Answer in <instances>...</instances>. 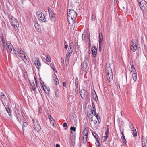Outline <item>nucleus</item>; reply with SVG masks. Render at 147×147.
I'll return each mask as SVG.
<instances>
[{"label": "nucleus", "mask_w": 147, "mask_h": 147, "mask_svg": "<svg viewBox=\"0 0 147 147\" xmlns=\"http://www.w3.org/2000/svg\"><path fill=\"white\" fill-rule=\"evenodd\" d=\"M141 9L143 11L144 18L147 15V3L144 0H137Z\"/></svg>", "instance_id": "f257e3e1"}, {"label": "nucleus", "mask_w": 147, "mask_h": 147, "mask_svg": "<svg viewBox=\"0 0 147 147\" xmlns=\"http://www.w3.org/2000/svg\"><path fill=\"white\" fill-rule=\"evenodd\" d=\"M20 108L18 106H16L14 109V112L15 116L16 117L17 119L19 122L21 123V121H23L24 120V117L22 115H21L20 113Z\"/></svg>", "instance_id": "f03ea898"}, {"label": "nucleus", "mask_w": 147, "mask_h": 147, "mask_svg": "<svg viewBox=\"0 0 147 147\" xmlns=\"http://www.w3.org/2000/svg\"><path fill=\"white\" fill-rule=\"evenodd\" d=\"M34 125V128L37 132L40 131L41 127L40 125L38 124V121L36 119H32Z\"/></svg>", "instance_id": "7ed1b4c3"}, {"label": "nucleus", "mask_w": 147, "mask_h": 147, "mask_svg": "<svg viewBox=\"0 0 147 147\" xmlns=\"http://www.w3.org/2000/svg\"><path fill=\"white\" fill-rule=\"evenodd\" d=\"M80 93L81 98L83 99H87L89 98V93L86 90L82 89L80 91Z\"/></svg>", "instance_id": "20e7f679"}, {"label": "nucleus", "mask_w": 147, "mask_h": 147, "mask_svg": "<svg viewBox=\"0 0 147 147\" xmlns=\"http://www.w3.org/2000/svg\"><path fill=\"white\" fill-rule=\"evenodd\" d=\"M77 14L76 13L73 9H70L67 11V17H71V18H76Z\"/></svg>", "instance_id": "39448f33"}, {"label": "nucleus", "mask_w": 147, "mask_h": 147, "mask_svg": "<svg viewBox=\"0 0 147 147\" xmlns=\"http://www.w3.org/2000/svg\"><path fill=\"white\" fill-rule=\"evenodd\" d=\"M109 70L106 69V70L107 79L109 82L113 80V74L112 73L111 69H109Z\"/></svg>", "instance_id": "423d86ee"}, {"label": "nucleus", "mask_w": 147, "mask_h": 147, "mask_svg": "<svg viewBox=\"0 0 147 147\" xmlns=\"http://www.w3.org/2000/svg\"><path fill=\"white\" fill-rule=\"evenodd\" d=\"M6 45L10 52L13 54H16V51L13 47L12 44L9 42H7L6 43Z\"/></svg>", "instance_id": "0eeeda50"}, {"label": "nucleus", "mask_w": 147, "mask_h": 147, "mask_svg": "<svg viewBox=\"0 0 147 147\" xmlns=\"http://www.w3.org/2000/svg\"><path fill=\"white\" fill-rule=\"evenodd\" d=\"M34 63L35 65L36 68H38V70L40 69V68L41 64L40 62L39 58H36V60L34 61Z\"/></svg>", "instance_id": "6e6552de"}, {"label": "nucleus", "mask_w": 147, "mask_h": 147, "mask_svg": "<svg viewBox=\"0 0 147 147\" xmlns=\"http://www.w3.org/2000/svg\"><path fill=\"white\" fill-rule=\"evenodd\" d=\"M12 20H11V24L13 26L14 28L16 29L17 28V26L19 25V23L17 19H11Z\"/></svg>", "instance_id": "1a4fd4ad"}, {"label": "nucleus", "mask_w": 147, "mask_h": 147, "mask_svg": "<svg viewBox=\"0 0 147 147\" xmlns=\"http://www.w3.org/2000/svg\"><path fill=\"white\" fill-rule=\"evenodd\" d=\"M53 79L54 81L55 84L56 85H58L59 84V81L57 76L55 74H54L53 75Z\"/></svg>", "instance_id": "9d476101"}, {"label": "nucleus", "mask_w": 147, "mask_h": 147, "mask_svg": "<svg viewBox=\"0 0 147 147\" xmlns=\"http://www.w3.org/2000/svg\"><path fill=\"white\" fill-rule=\"evenodd\" d=\"M88 64L87 62L84 61L82 62L81 65V67L82 69L83 70L86 71V69L87 68Z\"/></svg>", "instance_id": "9b49d317"}, {"label": "nucleus", "mask_w": 147, "mask_h": 147, "mask_svg": "<svg viewBox=\"0 0 147 147\" xmlns=\"http://www.w3.org/2000/svg\"><path fill=\"white\" fill-rule=\"evenodd\" d=\"M37 17V18H45L44 14L40 11H38L36 12Z\"/></svg>", "instance_id": "f8f14e48"}, {"label": "nucleus", "mask_w": 147, "mask_h": 147, "mask_svg": "<svg viewBox=\"0 0 147 147\" xmlns=\"http://www.w3.org/2000/svg\"><path fill=\"white\" fill-rule=\"evenodd\" d=\"M5 108L6 111L8 113L9 116L10 117H12V114L11 113V109L9 108L8 107V106H7L5 107Z\"/></svg>", "instance_id": "ddd939ff"}, {"label": "nucleus", "mask_w": 147, "mask_h": 147, "mask_svg": "<svg viewBox=\"0 0 147 147\" xmlns=\"http://www.w3.org/2000/svg\"><path fill=\"white\" fill-rule=\"evenodd\" d=\"M91 51L93 55L95 57L97 54V49L95 46H93L91 49Z\"/></svg>", "instance_id": "4468645a"}, {"label": "nucleus", "mask_w": 147, "mask_h": 147, "mask_svg": "<svg viewBox=\"0 0 147 147\" xmlns=\"http://www.w3.org/2000/svg\"><path fill=\"white\" fill-rule=\"evenodd\" d=\"M30 83L32 87L31 89L33 91H35L36 89V87H37V85H35L33 80H31L30 81Z\"/></svg>", "instance_id": "2eb2a0df"}, {"label": "nucleus", "mask_w": 147, "mask_h": 147, "mask_svg": "<svg viewBox=\"0 0 147 147\" xmlns=\"http://www.w3.org/2000/svg\"><path fill=\"white\" fill-rule=\"evenodd\" d=\"M89 131V128L88 127L84 128L83 131L82 135L88 136V132Z\"/></svg>", "instance_id": "dca6fc26"}, {"label": "nucleus", "mask_w": 147, "mask_h": 147, "mask_svg": "<svg viewBox=\"0 0 147 147\" xmlns=\"http://www.w3.org/2000/svg\"><path fill=\"white\" fill-rule=\"evenodd\" d=\"M3 105L5 107L8 105V102L9 103L8 101L6 98H4L3 100H1Z\"/></svg>", "instance_id": "f3484780"}, {"label": "nucleus", "mask_w": 147, "mask_h": 147, "mask_svg": "<svg viewBox=\"0 0 147 147\" xmlns=\"http://www.w3.org/2000/svg\"><path fill=\"white\" fill-rule=\"evenodd\" d=\"M68 24L69 25L71 26L75 23V19H67Z\"/></svg>", "instance_id": "a211bd4d"}, {"label": "nucleus", "mask_w": 147, "mask_h": 147, "mask_svg": "<svg viewBox=\"0 0 147 147\" xmlns=\"http://www.w3.org/2000/svg\"><path fill=\"white\" fill-rule=\"evenodd\" d=\"M25 121V118H24V120L23 121H21V122H23V125H22V130L23 131L25 129L26 127H27L28 126V124ZM20 124L21 123L20 122Z\"/></svg>", "instance_id": "6ab92c4d"}, {"label": "nucleus", "mask_w": 147, "mask_h": 147, "mask_svg": "<svg viewBox=\"0 0 147 147\" xmlns=\"http://www.w3.org/2000/svg\"><path fill=\"white\" fill-rule=\"evenodd\" d=\"M82 139L81 140L82 141L83 143H85L86 141L88 140V136H86L84 135L82 136Z\"/></svg>", "instance_id": "aec40b11"}, {"label": "nucleus", "mask_w": 147, "mask_h": 147, "mask_svg": "<svg viewBox=\"0 0 147 147\" xmlns=\"http://www.w3.org/2000/svg\"><path fill=\"white\" fill-rule=\"evenodd\" d=\"M75 139H71L69 141V143L71 147H74L75 145Z\"/></svg>", "instance_id": "412c9836"}, {"label": "nucleus", "mask_w": 147, "mask_h": 147, "mask_svg": "<svg viewBox=\"0 0 147 147\" xmlns=\"http://www.w3.org/2000/svg\"><path fill=\"white\" fill-rule=\"evenodd\" d=\"M142 147H147V140L145 139L142 141Z\"/></svg>", "instance_id": "4be33fe9"}, {"label": "nucleus", "mask_w": 147, "mask_h": 147, "mask_svg": "<svg viewBox=\"0 0 147 147\" xmlns=\"http://www.w3.org/2000/svg\"><path fill=\"white\" fill-rule=\"evenodd\" d=\"M44 86L43 87V89L45 91V92L46 94L49 93L50 91L49 88H47L45 85H44Z\"/></svg>", "instance_id": "5701e85b"}, {"label": "nucleus", "mask_w": 147, "mask_h": 147, "mask_svg": "<svg viewBox=\"0 0 147 147\" xmlns=\"http://www.w3.org/2000/svg\"><path fill=\"white\" fill-rule=\"evenodd\" d=\"M93 115H91V114H90V113H89L88 112V113L87 115V117L89 120L91 122L93 121Z\"/></svg>", "instance_id": "b1692460"}, {"label": "nucleus", "mask_w": 147, "mask_h": 147, "mask_svg": "<svg viewBox=\"0 0 147 147\" xmlns=\"http://www.w3.org/2000/svg\"><path fill=\"white\" fill-rule=\"evenodd\" d=\"M17 51L19 55L21 54L22 55H24V54H25L24 51L21 49V48L20 49L18 48Z\"/></svg>", "instance_id": "393cba45"}, {"label": "nucleus", "mask_w": 147, "mask_h": 147, "mask_svg": "<svg viewBox=\"0 0 147 147\" xmlns=\"http://www.w3.org/2000/svg\"><path fill=\"white\" fill-rule=\"evenodd\" d=\"M74 83L75 84V88H78V84L79 83L78 80V78H76Z\"/></svg>", "instance_id": "a878e982"}, {"label": "nucleus", "mask_w": 147, "mask_h": 147, "mask_svg": "<svg viewBox=\"0 0 147 147\" xmlns=\"http://www.w3.org/2000/svg\"><path fill=\"white\" fill-rule=\"evenodd\" d=\"M93 93V99L96 101L98 100V98L97 95L96 94L94 90Z\"/></svg>", "instance_id": "bb28decb"}, {"label": "nucleus", "mask_w": 147, "mask_h": 147, "mask_svg": "<svg viewBox=\"0 0 147 147\" xmlns=\"http://www.w3.org/2000/svg\"><path fill=\"white\" fill-rule=\"evenodd\" d=\"M34 26L36 29H39L40 28V25L37 21H35L34 22Z\"/></svg>", "instance_id": "cd10ccee"}, {"label": "nucleus", "mask_w": 147, "mask_h": 147, "mask_svg": "<svg viewBox=\"0 0 147 147\" xmlns=\"http://www.w3.org/2000/svg\"><path fill=\"white\" fill-rule=\"evenodd\" d=\"M49 119L50 123L51 124H52V125H53V126H54V119H53V118L52 117H51V116H50V117L49 118Z\"/></svg>", "instance_id": "c85d7f7f"}, {"label": "nucleus", "mask_w": 147, "mask_h": 147, "mask_svg": "<svg viewBox=\"0 0 147 147\" xmlns=\"http://www.w3.org/2000/svg\"><path fill=\"white\" fill-rule=\"evenodd\" d=\"M133 130H132V134L134 137H136L137 135V133L136 131V130L135 128H134V127H133Z\"/></svg>", "instance_id": "c756f323"}, {"label": "nucleus", "mask_w": 147, "mask_h": 147, "mask_svg": "<svg viewBox=\"0 0 147 147\" xmlns=\"http://www.w3.org/2000/svg\"><path fill=\"white\" fill-rule=\"evenodd\" d=\"M55 95L57 98H58L59 97V92L58 89H56L55 91Z\"/></svg>", "instance_id": "7c9ffc66"}, {"label": "nucleus", "mask_w": 147, "mask_h": 147, "mask_svg": "<svg viewBox=\"0 0 147 147\" xmlns=\"http://www.w3.org/2000/svg\"><path fill=\"white\" fill-rule=\"evenodd\" d=\"M0 38L2 43L4 44V43H5V41L4 38V37L3 34H1V36H0Z\"/></svg>", "instance_id": "2f4dec72"}, {"label": "nucleus", "mask_w": 147, "mask_h": 147, "mask_svg": "<svg viewBox=\"0 0 147 147\" xmlns=\"http://www.w3.org/2000/svg\"><path fill=\"white\" fill-rule=\"evenodd\" d=\"M46 61L47 62H51L50 58L48 54L46 56Z\"/></svg>", "instance_id": "473e14b6"}, {"label": "nucleus", "mask_w": 147, "mask_h": 147, "mask_svg": "<svg viewBox=\"0 0 147 147\" xmlns=\"http://www.w3.org/2000/svg\"><path fill=\"white\" fill-rule=\"evenodd\" d=\"M92 134L96 140L98 139V136L96 132H93L92 133Z\"/></svg>", "instance_id": "72a5a7b5"}, {"label": "nucleus", "mask_w": 147, "mask_h": 147, "mask_svg": "<svg viewBox=\"0 0 147 147\" xmlns=\"http://www.w3.org/2000/svg\"><path fill=\"white\" fill-rule=\"evenodd\" d=\"M96 140V142L95 143V144L96 147H100V146H101V145L99 142V141L98 139H97Z\"/></svg>", "instance_id": "f704fd0d"}, {"label": "nucleus", "mask_w": 147, "mask_h": 147, "mask_svg": "<svg viewBox=\"0 0 147 147\" xmlns=\"http://www.w3.org/2000/svg\"><path fill=\"white\" fill-rule=\"evenodd\" d=\"M137 49V46L136 45L135 47L133 46H131V49L132 50L133 52H134Z\"/></svg>", "instance_id": "c9c22d12"}, {"label": "nucleus", "mask_w": 147, "mask_h": 147, "mask_svg": "<svg viewBox=\"0 0 147 147\" xmlns=\"http://www.w3.org/2000/svg\"><path fill=\"white\" fill-rule=\"evenodd\" d=\"M72 53H71L70 52L67 51L66 55V58H69Z\"/></svg>", "instance_id": "e433bc0d"}, {"label": "nucleus", "mask_w": 147, "mask_h": 147, "mask_svg": "<svg viewBox=\"0 0 147 147\" xmlns=\"http://www.w3.org/2000/svg\"><path fill=\"white\" fill-rule=\"evenodd\" d=\"M51 67L54 71L57 72V71L55 67L54 64L53 63H52Z\"/></svg>", "instance_id": "4c0bfd02"}, {"label": "nucleus", "mask_w": 147, "mask_h": 147, "mask_svg": "<svg viewBox=\"0 0 147 147\" xmlns=\"http://www.w3.org/2000/svg\"><path fill=\"white\" fill-rule=\"evenodd\" d=\"M99 45H102V42L103 41V37H99Z\"/></svg>", "instance_id": "58836bf2"}, {"label": "nucleus", "mask_w": 147, "mask_h": 147, "mask_svg": "<svg viewBox=\"0 0 147 147\" xmlns=\"http://www.w3.org/2000/svg\"><path fill=\"white\" fill-rule=\"evenodd\" d=\"M69 48L74 49V44L73 42H71L69 43Z\"/></svg>", "instance_id": "ea45409f"}, {"label": "nucleus", "mask_w": 147, "mask_h": 147, "mask_svg": "<svg viewBox=\"0 0 147 147\" xmlns=\"http://www.w3.org/2000/svg\"><path fill=\"white\" fill-rule=\"evenodd\" d=\"M2 46L3 47V51H4V50H5L6 49H7V48L6 47V43H4V44L2 43Z\"/></svg>", "instance_id": "a19ab883"}, {"label": "nucleus", "mask_w": 147, "mask_h": 147, "mask_svg": "<svg viewBox=\"0 0 147 147\" xmlns=\"http://www.w3.org/2000/svg\"><path fill=\"white\" fill-rule=\"evenodd\" d=\"M86 34H83L82 35V39L84 40H85L86 39Z\"/></svg>", "instance_id": "79ce46f5"}, {"label": "nucleus", "mask_w": 147, "mask_h": 147, "mask_svg": "<svg viewBox=\"0 0 147 147\" xmlns=\"http://www.w3.org/2000/svg\"><path fill=\"white\" fill-rule=\"evenodd\" d=\"M1 96V100H3V99L4 98H5L4 97H5V94H4V93H2V92H1V95H0Z\"/></svg>", "instance_id": "37998d69"}, {"label": "nucleus", "mask_w": 147, "mask_h": 147, "mask_svg": "<svg viewBox=\"0 0 147 147\" xmlns=\"http://www.w3.org/2000/svg\"><path fill=\"white\" fill-rule=\"evenodd\" d=\"M74 48H69L67 51L72 53L74 50Z\"/></svg>", "instance_id": "c03bdc74"}, {"label": "nucleus", "mask_w": 147, "mask_h": 147, "mask_svg": "<svg viewBox=\"0 0 147 147\" xmlns=\"http://www.w3.org/2000/svg\"><path fill=\"white\" fill-rule=\"evenodd\" d=\"M69 58H66L65 60V63H66V65H67L69 63Z\"/></svg>", "instance_id": "a18cd8bd"}, {"label": "nucleus", "mask_w": 147, "mask_h": 147, "mask_svg": "<svg viewBox=\"0 0 147 147\" xmlns=\"http://www.w3.org/2000/svg\"><path fill=\"white\" fill-rule=\"evenodd\" d=\"M39 21L41 23L46 21V19H39Z\"/></svg>", "instance_id": "49530a36"}, {"label": "nucleus", "mask_w": 147, "mask_h": 147, "mask_svg": "<svg viewBox=\"0 0 147 147\" xmlns=\"http://www.w3.org/2000/svg\"><path fill=\"white\" fill-rule=\"evenodd\" d=\"M131 71H134V70H136L134 66L133 65V64H132V65L131 64Z\"/></svg>", "instance_id": "de8ad7c7"}, {"label": "nucleus", "mask_w": 147, "mask_h": 147, "mask_svg": "<svg viewBox=\"0 0 147 147\" xmlns=\"http://www.w3.org/2000/svg\"><path fill=\"white\" fill-rule=\"evenodd\" d=\"M70 130L71 131H73L75 132L76 131V128L74 127L71 126L70 128Z\"/></svg>", "instance_id": "09e8293b"}, {"label": "nucleus", "mask_w": 147, "mask_h": 147, "mask_svg": "<svg viewBox=\"0 0 147 147\" xmlns=\"http://www.w3.org/2000/svg\"><path fill=\"white\" fill-rule=\"evenodd\" d=\"M102 45H99V50L100 52L102 51Z\"/></svg>", "instance_id": "8fccbe9b"}, {"label": "nucleus", "mask_w": 147, "mask_h": 147, "mask_svg": "<svg viewBox=\"0 0 147 147\" xmlns=\"http://www.w3.org/2000/svg\"><path fill=\"white\" fill-rule=\"evenodd\" d=\"M78 88H75L74 90V94H76L78 93Z\"/></svg>", "instance_id": "3c124183"}, {"label": "nucleus", "mask_w": 147, "mask_h": 147, "mask_svg": "<svg viewBox=\"0 0 147 147\" xmlns=\"http://www.w3.org/2000/svg\"><path fill=\"white\" fill-rule=\"evenodd\" d=\"M24 77L26 78L28 76V75H27V73L26 72H24Z\"/></svg>", "instance_id": "603ef678"}, {"label": "nucleus", "mask_w": 147, "mask_h": 147, "mask_svg": "<svg viewBox=\"0 0 147 147\" xmlns=\"http://www.w3.org/2000/svg\"><path fill=\"white\" fill-rule=\"evenodd\" d=\"M136 45V44L135 42H133L132 41L131 42V46H133L135 47Z\"/></svg>", "instance_id": "864d4df0"}, {"label": "nucleus", "mask_w": 147, "mask_h": 147, "mask_svg": "<svg viewBox=\"0 0 147 147\" xmlns=\"http://www.w3.org/2000/svg\"><path fill=\"white\" fill-rule=\"evenodd\" d=\"M42 111V109L41 107H39L38 109V112L39 113H41V111Z\"/></svg>", "instance_id": "5fc2aeb1"}, {"label": "nucleus", "mask_w": 147, "mask_h": 147, "mask_svg": "<svg viewBox=\"0 0 147 147\" xmlns=\"http://www.w3.org/2000/svg\"><path fill=\"white\" fill-rule=\"evenodd\" d=\"M63 126L64 127H67V123L65 122L63 124Z\"/></svg>", "instance_id": "6e6d98bb"}, {"label": "nucleus", "mask_w": 147, "mask_h": 147, "mask_svg": "<svg viewBox=\"0 0 147 147\" xmlns=\"http://www.w3.org/2000/svg\"><path fill=\"white\" fill-rule=\"evenodd\" d=\"M108 138V136H105L104 138L103 139V141H105L107 140V138Z\"/></svg>", "instance_id": "4d7b16f0"}, {"label": "nucleus", "mask_w": 147, "mask_h": 147, "mask_svg": "<svg viewBox=\"0 0 147 147\" xmlns=\"http://www.w3.org/2000/svg\"><path fill=\"white\" fill-rule=\"evenodd\" d=\"M109 131H106L105 132V135L106 136H108V135L109 134Z\"/></svg>", "instance_id": "13d9d810"}, {"label": "nucleus", "mask_w": 147, "mask_h": 147, "mask_svg": "<svg viewBox=\"0 0 147 147\" xmlns=\"http://www.w3.org/2000/svg\"><path fill=\"white\" fill-rule=\"evenodd\" d=\"M63 85L64 86L65 88L66 87V83L65 82H63Z\"/></svg>", "instance_id": "bf43d9fd"}, {"label": "nucleus", "mask_w": 147, "mask_h": 147, "mask_svg": "<svg viewBox=\"0 0 147 147\" xmlns=\"http://www.w3.org/2000/svg\"><path fill=\"white\" fill-rule=\"evenodd\" d=\"M122 141L124 143H126L127 142V141L125 138H124V139H122Z\"/></svg>", "instance_id": "052dcab7"}, {"label": "nucleus", "mask_w": 147, "mask_h": 147, "mask_svg": "<svg viewBox=\"0 0 147 147\" xmlns=\"http://www.w3.org/2000/svg\"><path fill=\"white\" fill-rule=\"evenodd\" d=\"M101 37H103V35H102V33H100L99 34V38H100Z\"/></svg>", "instance_id": "680f3d73"}, {"label": "nucleus", "mask_w": 147, "mask_h": 147, "mask_svg": "<svg viewBox=\"0 0 147 147\" xmlns=\"http://www.w3.org/2000/svg\"><path fill=\"white\" fill-rule=\"evenodd\" d=\"M93 113H94V114L93 115H96V109H93Z\"/></svg>", "instance_id": "e2e57ef3"}, {"label": "nucleus", "mask_w": 147, "mask_h": 147, "mask_svg": "<svg viewBox=\"0 0 147 147\" xmlns=\"http://www.w3.org/2000/svg\"><path fill=\"white\" fill-rule=\"evenodd\" d=\"M48 11L49 14H50L51 12V11L50 8L49 7H48Z\"/></svg>", "instance_id": "0e129e2a"}, {"label": "nucleus", "mask_w": 147, "mask_h": 147, "mask_svg": "<svg viewBox=\"0 0 147 147\" xmlns=\"http://www.w3.org/2000/svg\"><path fill=\"white\" fill-rule=\"evenodd\" d=\"M92 109H96L95 106L94 104L92 103Z\"/></svg>", "instance_id": "69168bd1"}, {"label": "nucleus", "mask_w": 147, "mask_h": 147, "mask_svg": "<svg viewBox=\"0 0 147 147\" xmlns=\"http://www.w3.org/2000/svg\"><path fill=\"white\" fill-rule=\"evenodd\" d=\"M40 83H41V84L42 85V86L43 87H44V85H43L44 84V82L42 81H41L40 80Z\"/></svg>", "instance_id": "338daca9"}, {"label": "nucleus", "mask_w": 147, "mask_h": 147, "mask_svg": "<svg viewBox=\"0 0 147 147\" xmlns=\"http://www.w3.org/2000/svg\"><path fill=\"white\" fill-rule=\"evenodd\" d=\"M132 74L133 75V74H136V70H134V71H131Z\"/></svg>", "instance_id": "774afa93"}]
</instances>
